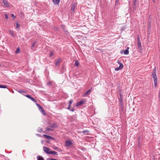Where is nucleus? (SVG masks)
Segmentation results:
<instances>
[{
	"instance_id": "16",
	"label": "nucleus",
	"mask_w": 160,
	"mask_h": 160,
	"mask_svg": "<svg viewBox=\"0 0 160 160\" xmlns=\"http://www.w3.org/2000/svg\"><path fill=\"white\" fill-rule=\"evenodd\" d=\"M60 0H53V2L56 4H58Z\"/></svg>"
},
{
	"instance_id": "4",
	"label": "nucleus",
	"mask_w": 160,
	"mask_h": 160,
	"mask_svg": "<svg viewBox=\"0 0 160 160\" xmlns=\"http://www.w3.org/2000/svg\"><path fill=\"white\" fill-rule=\"evenodd\" d=\"M43 148V151L45 152H46L47 154H49V153L51 151L50 149H49L47 147H44Z\"/></svg>"
},
{
	"instance_id": "20",
	"label": "nucleus",
	"mask_w": 160,
	"mask_h": 160,
	"mask_svg": "<svg viewBox=\"0 0 160 160\" xmlns=\"http://www.w3.org/2000/svg\"><path fill=\"white\" fill-rule=\"evenodd\" d=\"M42 131V128H41L40 127H39L38 128V129L37 130V131L38 132H41Z\"/></svg>"
},
{
	"instance_id": "35",
	"label": "nucleus",
	"mask_w": 160,
	"mask_h": 160,
	"mask_svg": "<svg viewBox=\"0 0 160 160\" xmlns=\"http://www.w3.org/2000/svg\"><path fill=\"white\" fill-rule=\"evenodd\" d=\"M11 16L12 17H13V19H14L16 17L13 14H11Z\"/></svg>"
},
{
	"instance_id": "11",
	"label": "nucleus",
	"mask_w": 160,
	"mask_h": 160,
	"mask_svg": "<svg viewBox=\"0 0 160 160\" xmlns=\"http://www.w3.org/2000/svg\"><path fill=\"white\" fill-rule=\"evenodd\" d=\"M61 61V58L59 59L55 63V65L56 66H58Z\"/></svg>"
},
{
	"instance_id": "33",
	"label": "nucleus",
	"mask_w": 160,
	"mask_h": 160,
	"mask_svg": "<svg viewBox=\"0 0 160 160\" xmlns=\"http://www.w3.org/2000/svg\"><path fill=\"white\" fill-rule=\"evenodd\" d=\"M16 28H19L20 27L19 25V24L18 23H16Z\"/></svg>"
},
{
	"instance_id": "47",
	"label": "nucleus",
	"mask_w": 160,
	"mask_h": 160,
	"mask_svg": "<svg viewBox=\"0 0 160 160\" xmlns=\"http://www.w3.org/2000/svg\"><path fill=\"white\" fill-rule=\"evenodd\" d=\"M16 50H20V48L19 47H18Z\"/></svg>"
},
{
	"instance_id": "1",
	"label": "nucleus",
	"mask_w": 160,
	"mask_h": 160,
	"mask_svg": "<svg viewBox=\"0 0 160 160\" xmlns=\"http://www.w3.org/2000/svg\"><path fill=\"white\" fill-rule=\"evenodd\" d=\"M36 105L39 108V111L41 112L44 115H46V113L45 112L43 108L38 103H36Z\"/></svg>"
},
{
	"instance_id": "14",
	"label": "nucleus",
	"mask_w": 160,
	"mask_h": 160,
	"mask_svg": "<svg viewBox=\"0 0 160 160\" xmlns=\"http://www.w3.org/2000/svg\"><path fill=\"white\" fill-rule=\"evenodd\" d=\"M152 76L153 79H154V80H157V77L156 75V74H152Z\"/></svg>"
},
{
	"instance_id": "44",
	"label": "nucleus",
	"mask_w": 160,
	"mask_h": 160,
	"mask_svg": "<svg viewBox=\"0 0 160 160\" xmlns=\"http://www.w3.org/2000/svg\"><path fill=\"white\" fill-rule=\"evenodd\" d=\"M157 83H154V85L155 87H156L157 85Z\"/></svg>"
},
{
	"instance_id": "39",
	"label": "nucleus",
	"mask_w": 160,
	"mask_h": 160,
	"mask_svg": "<svg viewBox=\"0 0 160 160\" xmlns=\"http://www.w3.org/2000/svg\"><path fill=\"white\" fill-rule=\"evenodd\" d=\"M61 27L62 28H63V29H64L65 28V26H64V25H61Z\"/></svg>"
},
{
	"instance_id": "27",
	"label": "nucleus",
	"mask_w": 160,
	"mask_h": 160,
	"mask_svg": "<svg viewBox=\"0 0 160 160\" xmlns=\"http://www.w3.org/2000/svg\"><path fill=\"white\" fill-rule=\"evenodd\" d=\"M82 132L83 133H86L88 132L89 131L88 130H84L82 131Z\"/></svg>"
},
{
	"instance_id": "15",
	"label": "nucleus",
	"mask_w": 160,
	"mask_h": 160,
	"mask_svg": "<svg viewBox=\"0 0 160 160\" xmlns=\"http://www.w3.org/2000/svg\"><path fill=\"white\" fill-rule=\"evenodd\" d=\"M38 160H44L43 157L41 156H38L37 157Z\"/></svg>"
},
{
	"instance_id": "37",
	"label": "nucleus",
	"mask_w": 160,
	"mask_h": 160,
	"mask_svg": "<svg viewBox=\"0 0 160 160\" xmlns=\"http://www.w3.org/2000/svg\"><path fill=\"white\" fill-rule=\"evenodd\" d=\"M137 40H138V42L140 41V39L139 36V35H138Z\"/></svg>"
},
{
	"instance_id": "5",
	"label": "nucleus",
	"mask_w": 160,
	"mask_h": 160,
	"mask_svg": "<svg viewBox=\"0 0 160 160\" xmlns=\"http://www.w3.org/2000/svg\"><path fill=\"white\" fill-rule=\"evenodd\" d=\"M3 3L5 7H9L10 6L7 0H3Z\"/></svg>"
},
{
	"instance_id": "13",
	"label": "nucleus",
	"mask_w": 160,
	"mask_h": 160,
	"mask_svg": "<svg viewBox=\"0 0 160 160\" xmlns=\"http://www.w3.org/2000/svg\"><path fill=\"white\" fill-rule=\"evenodd\" d=\"M58 126L56 124L54 123L50 125V127L51 128H55L57 127Z\"/></svg>"
},
{
	"instance_id": "18",
	"label": "nucleus",
	"mask_w": 160,
	"mask_h": 160,
	"mask_svg": "<svg viewBox=\"0 0 160 160\" xmlns=\"http://www.w3.org/2000/svg\"><path fill=\"white\" fill-rule=\"evenodd\" d=\"M9 32L10 33L11 35L13 37H14V36L13 33V31L12 30H9Z\"/></svg>"
},
{
	"instance_id": "48",
	"label": "nucleus",
	"mask_w": 160,
	"mask_h": 160,
	"mask_svg": "<svg viewBox=\"0 0 160 160\" xmlns=\"http://www.w3.org/2000/svg\"><path fill=\"white\" fill-rule=\"evenodd\" d=\"M64 31L65 33H67L68 32V30H65Z\"/></svg>"
},
{
	"instance_id": "2",
	"label": "nucleus",
	"mask_w": 160,
	"mask_h": 160,
	"mask_svg": "<svg viewBox=\"0 0 160 160\" xmlns=\"http://www.w3.org/2000/svg\"><path fill=\"white\" fill-rule=\"evenodd\" d=\"M118 62L119 64L120 65L119 67H117V68H115V70L116 71H118L119 70L121 69L122 68H123V65L121 62H120L118 61Z\"/></svg>"
},
{
	"instance_id": "28",
	"label": "nucleus",
	"mask_w": 160,
	"mask_h": 160,
	"mask_svg": "<svg viewBox=\"0 0 160 160\" xmlns=\"http://www.w3.org/2000/svg\"><path fill=\"white\" fill-rule=\"evenodd\" d=\"M47 160H58L56 159L52 158H47L46 159Z\"/></svg>"
},
{
	"instance_id": "24",
	"label": "nucleus",
	"mask_w": 160,
	"mask_h": 160,
	"mask_svg": "<svg viewBox=\"0 0 160 160\" xmlns=\"http://www.w3.org/2000/svg\"><path fill=\"white\" fill-rule=\"evenodd\" d=\"M152 74H156V67L152 71Z\"/></svg>"
},
{
	"instance_id": "40",
	"label": "nucleus",
	"mask_w": 160,
	"mask_h": 160,
	"mask_svg": "<svg viewBox=\"0 0 160 160\" xmlns=\"http://www.w3.org/2000/svg\"><path fill=\"white\" fill-rule=\"evenodd\" d=\"M5 18L6 19H7L8 18V16L7 14H5Z\"/></svg>"
},
{
	"instance_id": "32",
	"label": "nucleus",
	"mask_w": 160,
	"mask_h": 160,
	"mask_svg": "<svg viewBox=\"0 0 160 160\" xmlns=\"http://www.w3.org/2000/svg\"><path fill=\"white\" fill-rule=\"evenodd\" d=\"M53 52H51L49 54V57H52L53 55Z\"/></svg>"
},
{
	"instance_id": "12",
	"label": "nucleus",
	"mask_w": 160,
	"mask_h": 160,
	"mask_svg": "<svg viewBox=\"0 0 160 160\" xmlns=\"http://www.w3.org/2000/svg\"><path fill=\"white\" fill-rule=\"evenodd\" d=\"M43 136L45 138H46L48 139H50L51 138H52L49 136L45 134H44L43 135Z\"/></svg>"
},
{
	"instance_id": "49",
	"label": "nucleus",
	"mask_w": 160,
	"mask_h": 160,
	"mask_svg": "<svg viewBox=\"0 0 160 160\" xmlns=\"http://www.w3.org/2000/svg\"><path fill=\"white\" fill-rule=\"evenodd\" d=\"M123 51H121V52H120V53H121V54H122L123 53Z\"/></svg>"
},
{
	"instance_id": "38",
	"label": "nucleus",
	"mask_w": 160,
	"mask_h": 160,
	"mask_svg": "<svg viewBox=\"0 0 160 160\" xmlns=\"http://www.w3.org/2000/svg\"><path fill=\"white\" fill-rule=\"evenodd\" d=\"M20 52V51H15V53L18 54Z\"/></svg>"
},
{
	"instance_id": "26",
	"label": "nucleus",
	"mask_w": 160,
	"mask_h": 160,
	"mask_svg": "<svg viewBox=\"0 0 160 160\" xmlns=\"http://www.w3.org/2000/svg\"><path fill=\"white\" fill-rule=\"evenodd\" d=\"M119 0H116V2H115V6H117L119 5Z\"/></svg>"
},
{
	"instance_id": "17",
	"label": "nucleus",
	"mask_w": 160,
	"mask_h": 160,
	"mask_svg": "<svg viewBox=\"0 0 160 160\" xmlns=\"http://www.w3.org/2000/svg\"><path fill=\"white\" fill-rule=\"evenodd\" d=\"M79 62L78 60H76L75 62L74 65L75 66L78 67L79 66Z\"/></svg>"
},
{
	"instance_id": "19",
	"label": "nucleus",
	"mask_w": 160,
	"mask_h": 160,
	"mask_svg": "<svg viewBox=\"0 0 160 160\" xmlns=\"http://www.w3.org/2000/svg\"><path fill=\"white\" fill-rule=\"evenodd\" d=\"M36 43V42H34L32 43L31 46V49H32V48H34Z\"/></svg>"
},
{
	"instance_id": "45",
	"label": "nucleus",
	"mask_w": 160,
	"mask_h": 160,
	"mask_svg": "<svg viewBox=\"0 0 160 160\" xmlns=\"http://www.w3.org/2000/svg\"><path fill=\"white\" fill-rule=\"evenodd\" d=\"M54 149L56 150L57 149H58V148L57 147H55L54 148H53Z\"/></svg>"
},
{
	"instance_id": "30",
	"label": "nucleus",
	"mask_w": 160,
	"mask_h": 160,
	"mask_svg": "<svg viewBox=\"0 0 160 160\" xmlns=\"http://www.w3.org/2000/svg\"><path fill=\"white\" fill-rule=\"evenodd\" d=\"M73 102V101L72 99L70 100L69 101L68 104L71 105V104Z\"/></svg>"
},
{
	"instance_id": "36",
	"label": "nucleus",
	"mask_w": 160,
	"mask_h": 160,
	"mask_svg": "<svg viewBox=\"0 0 160 160\" xmlns=\"http://www.w3.org/2000/svg\"><path fill=\"white\" fill-rule=\"evenodd\" d=\"M137 2V0H133V3L134 5L135 6Z\"/></svg>"
},
{
	"instance_id": "43",
	"label": "nucleus",
	"mask_w": 160,
	"mask_h": 160,
	"mask_svg": "<svg viewBox=\"0 0 160 160\" xmlns=\"http://www.w3.org/2000/svg\"><path fill=\"white\" fill-rule=\"evenodd\" d=\"M154 83H158V79L154 80Z\"/></svg>"
},
{
	"instance_id": "7",
	"label": "nucleus",
	"mask_w": 160,
	"mask_h": 160,
	"mask_svg": "<svg viewBox=\"0 0 160 160\" xmlns=\"http://www.w3.org/2000/svg\"><path fill=\"white\" fill-rule=\"evenodd\" d=\"M84 102L83 101H80L79 102H78L76 105V107H78L79 106L81 105H82L83 104H84Z\"/></svg>"
},
{
	"instance_id": "29",
	"label": "nucleus",
	"mask_w": 160,
	"mask_h": 160,
	"mask_svg": "<svg viewBox=\"0 0 160 160\" xmlns=\"http://www.w3.org/2000/svg\"><path fill=\"white\" fill-rule=\"evenodd\" d=\"M18 92L21 93H26V92L25 91H23L22 90H20V91H18Z\"/></svg>"
},
{
	"instance_id": "21",
	"label": "nucleus",
	"mask_w": 160,
	"mask_h": 160,
	"mask_svg": "<svg viewBox=\"0 0 160 160\" xmlns=\"http://www.w3.org/2000/svg\"><path fill=\"white\" fill-rule=\"evenodd\" d=\"M7 88V87L6 86L0 85V88Z\"/></svg>"
},
{
	"instance_id": "46",
	"label": "nucleus",
	"mask_w": 160,
	"mask_h": 160,
	"mask_svg": "<svg viewBox=\"0 0 160 160\" xmlns=\"http://www.w3.org/2000/svg\"><path fill=\"white\" fill-rule=\"evenodd\" d=\"M36 135L37 136H39V137L41 136V135H40L39 134H37Z\"/></svg>"
},
{
	"instance_id": "51",
	"label": "nucleus",
	"mask_w": 160,
	"mask_h": 160,
	"mask_svg": "<svg viewBox=\"0 0 160 160\" xmlns=\"http://www.w3.org/2000/svg\"><path fill=\"white\" fill-rule=\"evenodd\" d=\"M152 1L154 2H155V0H152Z\"/></svg>"
},
{
	"instance_id": "34",
	"label": "nucleus",
	"mask_w": 160,
	"mask_h": 160,
	"mask_svg": "<svg viewBox=\"0 0 160 160\" xmlns=\"http://www.w3.org/2000/svg\"><path fill=\"white\" fill-rule=\"evenodd\" d=\"M71 105L68 104V110H70V108H71Z\"/></svg>"
},
{
	"instance_id": "10",
	"label": "nucleus",
	"mask_w": 160,
	"mask_h": 160,
	"mask_svg": "<svg viewBox=\"0 0 160 160\" xmlns=\"http://www.w3.org/2000/svg\"><path fill=\"white\" fill-rule=\"evenodd\" d=\"M75 4L74 3H72L71 6V10L72 11H74L75 10Z\"/></svg>"
},
{
	"instance_id": "23",
	"label": "nucleus",
	"mask_w": 160,
	"mask_h": 160,
	"mask_svg": "<svg viewBox=\"0 0 160 160\" xmlns=\"http://www.w3.org/2000/svg\"><path fill=\"white\" fill-rule=\"evenodd\" d=\"M47 130L48 131H53V129L51 128H46Z\"/></svg>"
},
{
	"instance_id": "50",
	"label": "nucleus",
	"mask_w": 160,
	"mask_h": 160,
	"mask_svg": "<svg viewBox=\"0 0 160 160\" xmlns=\"http://www.w3.org/2000/svg\"><path fill=\"white\" fill-rule=\"evenodd\" d=\"M129 48L128 47L125 50H128Z\"/></svg>"
},
{
	"instance_id": "42",
	"label": "nucleus",
	"mask_w": 160,
	"mask_h": 160,
	"mask_svg": "<svg viewBox=\"0 0 160 160\" xmlns=\"http://www.w3.org/2000/svg\"><path fill=\"white\" fill-rule=\"evenodd\" d=\"M70 111H71L72 112H74L75 110V109H74V108H71V109H70Z\"/></svg>"
},
{
	"instance_id": "41",
	"label": "nucleus",
	"mask_w": 160,
	"mask_h": 160,
	"mask_svg": "<svg viewBox=\"0 0 160 160\" xmlns=\"http://www.w3.org/2000/svg\"><path fill=\"white\" fill-rule=\"evenodd\" d=\"M51 84V82H48L47 83V84L48 85H50Z\"/></svg>"
},
{
	"instance_id": "8",
	"label": "nucleus",
	"mask_w": 160,
	"mask_h": 160,
	"mask_svg": "<svg viewBox=\"0 0 160 160\" xmlns=\"http://www.w3.org/2000/svg\"><path fill=\"white\" fill-rule=\"evenodd\" d=\"M90 92H91V90L90 89L88 90L84 93V94H83V96L84 97L87 96L90 94Z\"/></svg>"
},
{
	"instance_id": "22",
	"label": "nucleus",
	"mask_w": 160,
	"mask_h": 160,
	"mask_svg": "<svg viewBox=\"0 0 160 160\" xmlns=\"http://www.w3.org/2000/svg\"><path fill=\"white\" fill-rule=\"evenodd\" d=\"M138 42V46L139 48H140V49L141 47V43L140 41Z\"/></svg>"
},
{
	"instance_id": "31",
	"label": "nucleus",
	"mask_w": 160,
	"mask_h": 160,
	"mask_svg": "<svg viewBox=\"0 0 160 160\" xmlns=\"http://www.w3.org/2000/svg\"><path fill=\"white\" fill-rule=\"evenodd\" d=\"M132 8H133V9L134 10H135L136 9V4H135V5L134 6V4H133V6H132Z\"/></svg>"
},
{
	"instance_id": "9",
	"label": "nucleus",
	"mask_w": 160,
	"mask_h": 160,
	"mask_svg": "<svg viewBox=\"0 0 160 160\" xmlns=\"http://www.w3.org/2000/svg\"><path fill=\"white\" fill-rule=\"evenodd\" d=\"M49 154H52V155H58V153L54 151H50V152L49 153Z\"/></svg>"
},
{
	"instance_id": "25",
	"label": "nucleus",
	"mask_w": 160,
	"mask_h": 160,
	"mask_svg": "<svg viewBox=\"0 0 160 160\" xmlns=\"http://www.w3.org/2000/svg\"><path fill=\"white\" fill-rule=\"evenodd\" d=\"M124 53L125 55H127L129 53V51H124Z\"/></svg>"
},
{
	"instance_id": "6",
	"label": "nucleus",
	"mask_w": 160,
	"mask_h": 160,
	"mask_svg": "<svg viewBox=\"0 0 160 160\" xmlns=\"http://www.w3.org/2000/svg\"><path fill=\"white\" fill-rule=\"evenodd\" d=\"M27 97L30 98L32 101H33V102H37V101L36 100H35V99H34L33 98H32V97H31V96L30 95H26L25 96Z\"/></svg>"
},
{
	"instance_id": "3",
	"label": "nucleus",
	"mask_w": 160,
	"mask_h": 160,
	"mask_svg": "<svg viewBox=\"0 0 160 160\" xmlns=\"http://www.w3.org/2000/svg\"><path fill=\"white\" fill-rule=\"evenodd\" d=\"M65 144L66 147H69L72 145V143L70 140H66L65 141Z\"/></svg>"
}]
</instances>
